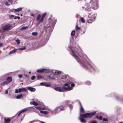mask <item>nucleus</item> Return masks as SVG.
<instances>
[{"mask_svg": "<svg viewBox=\"0 0 123 123\" xmlns=\"http://www.w3.org/2000/svg\"><path fill=\"white\" fill-rule=\"evenodd\" d=\"M49 37H48L47 38L46 40L44 41V42L43 43V44L42 45H41V46H43L44 45H45L47 43V41L49 40Z\"/></svg>", "mask_w": 123, "mask_h": 123, "instance_id": "nucleus-27", "label": "nucleus"}, {"mask_svg": "<svg viewBox=\"0 0 123 123\" xmlns=\"http://www.w3.org/2000/svg\"><path fill=\"white\" fill-rule=\"evenodd\" d=\"M26 49V48L25 47L23 48H20V49L21 50H22L25 49Z\"/></svg>", "mask_w": 123, "mask_h": 123, "instance_id": "nucleus-49", "label": "nucleus"}, {"mask_svg": "<svg viewBox=\"0 0 123 123\" xmlns=\"http://www.w3.org/2000/svg\"><path fill=\"white\" fill-rule=\"evenodd\" d=\"M27 91V89L26 87H22L19 88L18 89H16L15 90V93H18V92H21L22 91L26 92Z\"/></svg>", "mask_w": 123, "mask_h": 123, "instance_id": "nucleus-13", "label": "nucleus"}, {"mask_svg": "<svg viewBox=\"0 0 123 123\" xmlns=\"http://www.w3.org/2000/svg\"><path fill=\"white\" fill-rule=\"evenodd\" d=\"M24 75L25 76L26 78H28L29 77V76L26 74H25Z\"/></svg>", "mask_w": 123, "mask_h": 123, "instance_id": "nucleus-55", "label": "nucleus"}, {"mask_svg": "<svg viewBox=\"0 0 123 123\" xmlns=\"http://www.w3.org/2000/svg\"><path fill=\"white\" fill-rule=\"evenodd\" d=\"M68 106L70 108L71 110L72 109L73 106L71 104H69L68 105Z\"/></svg>", "mask_w": 123, "mask_h": 123, "instance_id": "nucleus-39", "label": "nucleus"}, {"mask_svg": "<svg viewBox=\"0 0 123 123\" xmlns=\"http://www.w3.org/2000/svg\"><path fill=\"white\" fill-rule=\"evenodd\" d=\"M54 74H51V76L50 75H48L47 76V78L49 80H53L57 79L56 76H55L54 75Z\"/></svg>", "mask_w": 123, "mask_h": 123, "instance_id": "nucleus-16", "label": "nucleus"}, {"mask_svg": "<svg viewBox=\"0 0 123 123\" xmlns=\"http://www.w3.org/2000/svg\"><path fill=\"white\" fill-rule=\"evenodd\" d=\"M88 4L89 5V7L90 6L94 9H97L98 7V0H92Z\"/></svg>", "mask_w": 123, "mask_h": 123, "instance_id": "nucleus-5", "label": "nucleus"}, {"mask_svg": "<svg viewBox=\"0 0 123 123\" xmlns=\"http://www.w3.org/2000/svg\"><path fill=\"white\" fill-rule=\"evenodd\" d=\"M12 0H8V1L9 2L11 3V4H12Z\"/></svg>", "mask_w": 123, "mask_h": 123, "instance_id": "nucleus-56", "label": "nucleus"}, {"mask_svg": "<svg viewBox=\"0 0 123 123\" xmlns=\"http://www.w3.org/2000/svg\"><path fill=\"white\" fill-rule=\"evenodd\" d=\"M22 76L23 75L22 74H20L18 75V77L20 78H21L22 77Z\"/></svg>", "mask_w": 123, "mask_h": 123, "instance_id": "nucleus-54", "label": "nucleus"}, {"mask_svg": "<svg viewBox=\"0 0 123 123\" xmlns=\"http://www.w3.org/2000/svg\"><path fill=\"white\" fill-rule=\"evenodd\" d=\"M15 16L13 15H9V17L11 18H12L14 17Z\"/></svg>", "mask_w": 123, "mask_h": 123, "instance_id": "nucleus-48", "label": "nucleus"}, {"mask_svg": "<svg viewBox=\"0 0 123 123\" xmlns=\"http://www.w3.org/2000/svg\"><path fill=\"white\" fill-rule=\"evenodd\" d=\"M55 89L58 91L64 92L68 91H70L73 89V87L69 86V87H66L65 86L62 87H57L54 88Z\"/></svg>", "mask_w": 123, "mask_h": 123, "instance_id": "nucleus-3", "label": "nucleus"}, {"mask_svg": "<svg viewBox=\"0 0 123 123\" xmlns=\"http://www.w3.org/2000/svg\"><path fill=\"white\" fill-rule=\"evenodd\" d=\"M89 5L88 4L86 3L84 6L82 7V8L83 9L85 8L86 11L88 12L91 10V7H89Z\"/></svg>", "mask_w": 123, "mask_h": 123, "instance_id": "nucleus-15", "label": "nucleus"}, {"mask_svg": "<svg viewBox=\"0 0 123 123\" xmlns=\"http://www.w3.org/2000/svg\"><path fill=\"white\" fill-rule=\"evenodd\" d=\"M40 112L41 113L44 114L45 115L47 114L48 113V112L47 111H40Z\"/></svg>", "mask_w": 123, "mask_h": 123, "instance_id": "nucleus-29", "label": "nucleus"}, {"mask_svg": "<svg viewBox=\"0 0 123 123\" xmlns=\"http://www.w3.org/2000/svg\"><path fill=\"white\" fill-rule=\"evenodd\" d=\"M45 68H43L41 69L38 70H37V72L38 73L45 72Z\"/></svg>", "mask_w": 123, "mask_h": 123, "instance_id": "nucleus-23", "label": "nucleus"}, {"mask_svg": "<svg viewBox=\"0 0 123 123\" xmlns=\"http://www.w3.org/2000/svg\"><path fill=\"white\" fill-rule=\"evenodd\" d=\"M22 7H19L16 9H14L15 12H19L22 10Z\"/></svg>", "mask_w": 123, "mask_h": 123, "instance_id": "nucleus-24", "label": "nucleus"}, {"mask_svg": "<svg viewBox=\"0 0 123 123\" xmlns=\"http://www.w3.org/2000/svg\"><path fill=\"white\" fill-rule=\"evenodd\" d=\"M20 18L19 17H15L14 18V19H17V18H18V19H19Z\"/></svg>", "mask_w": 123, "mask_h": 123, "instance_id": "nucleus-58", "label": "nucleus"}, {"mask_svg": "<svg viewBox=\"0 0 123 123\" xmlns=\"http://www.w3.org/2000/svg\"><path fill=\"white\" fill-rule=\"evenodd\" d=\"M16 43L18 44H19L20 43V41L19 40H16Z\"/></svg>", "mask_w": 123, "mask_h": 123, "instance_id": "nucleus-43", "label": "nucleus"}, {"mask_svg": "<svg viewBox=\"0 0 123 123\" xmlns=\"http://www.w3.org/2000/svg\"><path fill=\"white\" fill-rule=\"evenodd\" d=\"M44 86L47 87H49L51 86V84L50 83L45 82H44Z\"/></svg>", "mask_w": 123, "mask_h": 123, "instance_id": "nucleus-26", "label": "nucleus"}, {"mask_svg": "<svg viewBox=\"0 0 123 123\" xmlns=\"http://www.w3.org/2000/svg\"><path fill=\"white\" fill-rule=\"evenodd\" d=\"M88 17L89 18L87 22L89 23H91L95 20V14L92 13L89 14Z\"/></svg>", "mask_w": 123, "mask_h": 123, "instance_id": "nucleus-8", "label": "nucleus"}, {"mask_svg": "<svg viewBox=\"0 0 123 123\" xmlns=\"http://www.w3.org/2000/svg\"><path fill=\"white\" fill-rule=\"evenodd\" d=\"M28 26H23L21 29V30L25 29H26L28 27Z\"/></svg>", "mask_w": 123, "mask_h": 123, "instance_id": "nucleus-40", "label": "nucleus"}, {"mask_svg": "<svg viewBox=\"0 0 123 123\" xmlns=\"http://www.w3.org/2000/svg\"><path fill=\"white\" fill-rule=\"evenodd\" d=\"M57 71V70H55L49 68L46 69L45 72H46L48 73L51 74H54V75L55 76H56L55 75H56L55 72Z\"/></svg>", "mask_w": 123, "mask_h": 123, "instance_id": "nucleus-14", "label": "nucleus"}, {"mask_svg": "<svg viewBox=\"0 0 123 123\" xmlns=\"http://www.w3.org/2000/svg\"><path fill=\"white\" fill-rule=\"evenodd\" d=\"M86 84L88 85H90L91 84V82L89 81H87L85 83Z\"/></svg>", "mask_w": 123, "mask_h": 123, "instance_id": "nucleus-33", "label": "nucleus"}, {"mask_svg": "<svg viewBox=\"0 0 123 123\" xmlns=\"http://www.w3.org/2000/svg\"><path fill=\"white\" fill-rule=\"evenodd\" d=\"M46 13H43V14L42 16L43 17H44V18L46 16Z\"/></svg>", "mask_w": 123, "mask_h": 123, "instance_id": "nucleus-50", "label": "nucleus"}, {"mask_svg": "<svg viewBox=\"0 0 123 123\" xmlns=\"http://www.w3.org/2000/svg\"><path fill=\"white\" fill-rule=\"evenodd\" d=\"M69 47L71 50V54L82 67L86 69H89L92 72L93 70L96 72L98 71L97 68L92 62L86 60L85 58H86V55L83 53L80 47L73 48L69 46Z\"/></svg>", "mask_w": 123, "mask_h": 123, "instance_id": "nucleus-1", "label": "nucleus"}, {"mask_svg": "<svg viewBox=\"0 0 123 123\" xmlns=\"http://www.w3.org/2000/svg\"><path fill=\"white\" fill-rule=\"evenodd\" d=\"M17 49H15L11 51L9 53V54H12L15 53L17 50Z\"/></svg>", "mask_w": 123, "mask_h": 123, "instance_id": "nucleus-25", "label": "nucleus"}, {"mask_svg": "<svg viewBox=\"0 0 123 123\" xmlns=\"http://www.w3.org/2000/svg\"><path fill=\"white\" fill-rule=\"evenodd\" d=\"M3 44L2 43H0V47H2Z\"/></svg>", "mask_w": 123, "mask_h": 123, "instance_id": "nucleus-59", "label": "nucleus"}, {"mask_svg": "<svg viewBox=\"0 0 123 123\" xmlns=\"http://www.w3.org/2000/svg\"><path fill=\"white\" fill-rule=\"evenodd\" d=\"M103 113H100V114H100H100H101V115H103Z\"/></svg>", "mask_w": 123, "mask_h": 123, "instance_id": "nucleus-63", "label": "nucleus"}, {"mask_svg": "<svg viewBox=\"0 0 123 123\" xmlns=\"http://www.w3.org/2000/svg\"><path fill=\"white\" fill-rule=\"evenodd\" d=\"M14 123H20V120H18V121L16 120L14 122Z\"/></svg>", "mask_w": 123, "mask_h": 123, "instance_id": "nucleus-42", "label": "nucleus"}, {"mask_svg": "<svg viewBox=\"0 0 123 123\" xmlns=\"http://www.w3.org/2000/svg\"><path fill=\"white\" fill-rule=\"evenodd\" d=\"M37 120H32V121H31L30 122H30V123H34L35 122H37Z\"/></svg>", "mask_w": 123, "mask_h": 123, "instance_id": "nucleus-52", "label": "nucleus"}, {"mask_svg": "<svg viewBox=\"0 0 123 123\" xmlns=\"http://www.w3.org/2000/svg\"><path fill=\"white\" fill-rule=\"evenodd\" d=\"M12 77H7L6 80L1 83V85L2 86H4L5 85L8 84L10 82L12 81Z\"/></svg>", "mask_w": 123, "mask_h": 123, "instance_id": "nucleus-9", "label": "nucleus"}, {"mask_svg": "<svg viewBox=\"0 0 123 123\" xmlns=\"http://www.w3.org/2000/svg\"><path fill=\"white\" fill-rule=\"evenodd\" d=\"M8 93V91L7 90L5 92V93L6 94H7Z\"/></svg>", "mask_w": 123, "mask_h": 123, "instance_id": "nucleus-60", "label": "nucleus"}, {"mask_svg": "<svg viewBox=\"0 0 123 123\" xmlns=\"http://www.w3.org/2000/svg\"><path fill=\"white\" fill-rule=\"evenodd\" d=\"M12 25L10 24H3L1 26V29L5 31L12 28Z\"/></svg>", "mask_w": 123, "mask_h": 123, "instance_id": "nucleus-7", "label": "nucleus"}, {"mask_svg": "<svg viewBox=\"0 0 123 123\" xmlns=\"http://www.w3.org/2000/svg\"><path fill=\"white\" fill-rule=\"evenodd\" d=\"M92 116H80L79 119L81 123H85L86 122V121L83 118H90Z\"/></svg>", "mask_w": 123, "mask_h": 123, "instance_id": "nucleus-10", "label": "nucleus"}, {"mask_svg": "<svg viewBox=\"0 0 123 123\" xmlns=\"http://www.w3.org/2000/svg\"><path fill=\"white\" fill-rule=\"evenodd\" d=\"M27 88L31 92H34L36 90L35 88L31 87H27Z\"/></svg>", "mask_w": 123, "mask_h": 123, "instance_id": "nucleus-20", "label": "nucleus"}, {"mask_svg": "<svg viewBox=\"0 0 123 123\" xmlns=\"http://www.w3.org/2000/svg\"><path fill=\"white\" fill-rule=\"evenodd\" d=\"M22 95L21 94H20L17 95L16 96V98L17 99H20L22 97Z\"/></svg>", "mask_w": 123, "mask_h": 123, "instance_id": "nucleus-30", "label": "nucleus"}, {"mask_svg": "<svg viewBox=\"0 0 123 123\" xmlns=\"http://www.w3.org/2000/svg\"><path fill=\"white\" fill-rule=\"evenodd\" d=\"M40 105H39L40 106L41 109L43 110H47L49 111L51 110L48 107L45 106L44 104L42 102H40Z\"/></svg>", "mask_w": 123, "mask_h": 123, "instance_id": "nucleus-11", "label": "nucleus"}, {"mask_svg": "<svg viewBox=\"0 0 123 123\" xmlns=\"http://www.w3.org/2000/svg\"><path fill=\"white\" fill-rule=\"evenodd\" d=\"M96 112L94 111L93 112L87 113L83 114H80V115H94L96 114Z\"/></svg>", "mask_w": 123, "mask_h": 123, "instance_id": "nucleus-18", "label": "nucleus"}, {"mask_svg": "<svg viewBox=\"0 0 123 123\" xmlns=\"http://www.w3.org/2000/svg\"><path fill=\"white\" fill-rule=\"evenodd\" d=\"M8 75V74H5L3 76H7V75Z\"/></svg>", "mask_w": 123, "mask_h": 123, "instance_id": "nucleus-62", "label": "nucleus"}, {"mask_svg": "<svg viewBox=\"0 0 123 123\" xmlns=\"http://www.w3.org/2000/svg\"><path fill=\"white\" fill-rule=\"evenodd\" d=\"M75 31H73L71 33V35L72 36H74L75 35Z\"/></svg>", "mask_w": 123, "mask_h": 123, "instance_id": "nucleus-36", "label": "nucleus"}, {"mask_svg": "<svg viewBox=\"0 0 123 123\" xmlns=\"http://www.w3.org/2000/svg\"><path fill=\"white\" fill-rule=\"evenodd\" d=\"M81 22L83 23H85V20L84 18H83L82 17L81 18Z\"/></svg>", "mask_w": 123, "mask_h": 123, "instance_id": "nucleus-37", "label": "nucleus"}, {"mask_svg": "<svg viewBox=\"0 0 123 123\" xmlns=\"http://www.w3.org/2000/svg\"><path fill=\"white\" fill-rule=\"evenodd\" d=\"M79 104L80 106V112L83 113L84 112V110L80 102H79Z\"/></svg>", "mask_w": 123, "mask_h": 123, "instance_id": "nucleus-21", "label": "nucleus"}, {"mask_svg": "<svg viewBox=\"0 0 123 123\" xmlns=\"http://www.w3.org/2000/svg\"><path fill=\"white\" fill-rule=\"evenodd\" d=\"M76 29L77 30H80V27H79L77 25H76Z\"/></svg>", "mask_w": 123, "mask_h": 123, "instance_id": "nucleus-41", "label": "nucleus"}, {"mask_svg": "<svg viewBox=\"0 0 123 123\" xmlns=\"http://www.w3.org/2000/svg\"><path fill=\"white\" fill-rule=\"evenodd\" d=\"M35 78V76H32L31 78V79L32 80H33Z\"/></svg>", "mask_w": 123, "mask_h": 123, "instance_id": "nucleus-47", "label": "nucleus"}, {"mask_svg": "<svg viewBox=\"0 0 123 123\" xmlns=\"http://www.w3.org/2000/svg\"><path fill=\"white\" fill-rule=\"evenodd\" d=\"M41 17V15H38L37 16L36 18V20L37 21H38L40 20Z\"/></svg>", "mask_w": 123, "mask_h": 123, "instance_id": "nucleus-31", "label": "nucleus"}, {"mask_svg": "<svg viewBox=\"0 0 123 123\" xmlns=\"http://www.w3.org/2000/svg\"><path fill=\"white\" fill-rule=\"evenodd\" d=\"M40 102H37L35 101L31 102H30V104H32L35 106H37L38 105H40Z\"/></svg>", "mask_w": 123, "mask_h": 123, "instance_id": "nucleus-19", "label": "nucleus"}, {"mask_svg": "<svg viewBox=\"0 0 123 123\" xmlns=\"http://www.w3.org/2000/svg\"><path fill=\"white\" fill-rule=\"evenodd\" d=\"M32 35L34 36H37L38 34V33L37 32H33L32 33Z\"/></svg>", "mask_w": 123, "mask_h": 123, "instance_id": "nucleus-38", "label": "nucleus"}, {"mask_svg": "<svg viewBox=\"0 0 123 123\" xmlns=\"http://www.w3.org/2000/svg\"><path fill=\"white\" fill-rule=\"evenodd\" d=\"M96 117L99 120H101L102 119V117L101 116H96Z\"/></svg>", "mask_w": 123, "mask_h": 123, "instance_id": "nucleus-34", "label": "nucleus"}, {"mask_svg": "<svg viewBox=\"0 0 123 123\" xmlns=\"http://www.w3.org/2000/svg\"><path fill=\"white\" fill-rule=\"evenodd\" d=\"M64 109L62 108L60 106H58L54 110V111L56 113H59L61 111L63 110Z\"/></svg>", "mask_w": 123, "mask_h": 123, "instance_id": "nucleus-17", "label": "nucleus"}, {"mask_svg": "<svg viewBox=\"0 0 123 123\" xmlns=\"http://www.w3.org/2000/svg\"><path fill=\"white\" fill-rule=\"evenodd\" d=\"M5 122L6 123H9L11 121V119L9 118H5Z\"/></svg>", "mask_w": 123, "mask_h": 123, "instance_id": "nucleus-22", "label": "nucleus"}, {"mask_svg": "<svg viewBox=\"0 0 123 123\" xmlns=\"http://www.w3.org/2000/svg\"><path fill=\"white\" fill-rule=\"evenodd\" d=\"M40 122H41V123H46L45 122L43 121H41Z\"/></svg>", "mask_w": 123, "mask_h": 123, "instance_id": "nucleus-61", "label": "nucleus"}, {"mask_svg": "<svg viewBox=\"0 0 123 123\" xmlns=\"http://www.w3.org/2000/svg\"><path fill=\"white\" fill-rule=\"evenodd\" d=\"M35 108L39 110H42L41 107H32L27 108H26L22 109L19 112V113H18V115H20L21 113L24 112L28 110H32L33 109H35Z\"/></svg>", "mask_w": 123, "mask_h": 123, "instance_id": "nucleus-6", "label": "nucleus"}, {"mask_svg": "<svg viewBox=\"0 0 123 123\" xmlns=\"http://www.w3.org/2000/svg\"><path fill=\"white\" fill-rule=\"evenodd\" d=\"M44 83L43 82H41L40 83V84L41 85H43L44 86Z\"/></svg>", "mask_w": 123, "mask_h": 123, "instance_id": "nucleus-57", "label": "nucleus"}, {"mask_svg": "<svg viewBox=\"0 0 123 123\" xmlns=\"http://www.w3.org/2000/svg\"><path fill=\"white\" fill-rule=\"evenodd\" d=\"M43 78V76L40 75H38L37 77V80Z\"/></svg>", "mask_w": 123, "mask_h": 123, "instance_id": "nucleus-35", "label": "nucleus"}, {"mask_svg": "<svg viewBox=\"0 0 123 123\" xmlns=\"http://www.w3.org/2000/svg\"><path fill=\"white\" fill-rule=\"evenodd\" d=\"M5 4L7 6H9L10 5V4L8 2H6L5 3Z\"/></svg>", "mask_w": 123, "mask_h": 123, "instance_id": "nucleus-53", "label": "nucleus"}, {"mask_svg": "<svg viewBox=\"0 0 123 123\" xmlns=\"http://www.w3.org/2000/svg\"><path fill=\"white\" fill-rule=\"evenodd\" d=\"M43 19L42 18H41L40 20L38 21L37 25H38L41 23L42 22H43Z\"/></svg>", "mask_w": 123, "mask_h": 123, "instance_id": "nucleus-32", "label": "nucleus"}, {"mask_svg": "<svg viewBox=\"0 0 123 123\" xmlns=\"http://www.w3.org/2000/svg\"><path fill=\"white\" fill-rule=\"evenodd\" d=\"M97 121H93L90 123H97Z\"/></svg>", "mask_w": 123, "mask_h": 123, "instance_id": "nucleus-44", "label": "nucleus"}, {"mask_svg": "<svg viewBox=\"0 0 123 123\" xmlns=\"http://www.w3.org/2000/svg\"><path fill=\"white\" fill-rule=\"evenodd\" d=\"M56 78L57 79L60 80L61 79L64 80H68L69 78L68 75H64L62 73V72L60 71H57L55 72Z\"/></svg>", "mask_w": 123, "mask_h": 123, "instance_id": "nucleus-2", "label": "nucleus"}, {"mask_svg": "<svg viewBox=\"0 0 123 123\" xmlns=\"http://www.w3.org/2000/svg\"><path fill=\"white\" fill-rule=\"evenodd\" d=\"M70 101L69 100H66L65 101V102L67 104H68L70 102Z\"/></svg>", "mask_w": 123, "mask_h": 123, "instance_id": "nucleus-45", "label": "nucleus"}, {"mask_svg": "<svg viewBox=\"0 0 123 123\" xmlns=\"http://www.w3.org/2000/svg\"><path fill=\"white\" fill-rule=\"evenodd\" d=\"M31 16L34 17V14H31Z\"/></svg>", "mask_w": 123, "mask_h": 123, "instance_id": "nucleus-64", "label": "nucleus"}, {"mask_svg": "<svg viewBox=\"0 0 123 123\" xmlns=\"http://www.w3.org/2000/svg\"><path fill=\"white\" fill-rule=\"evenodd\" d=\"M103 121L104 122V123H108V121L107 118H104L103 119Z\"/></svg>", "mask_w": 123, "mask_h": 123, "instance_id": "nucleus-28", "label": "nucleus"}, {"mask_svg": "<svg viewBox=\"0 0 123 123\" xmlns=\"http://www.w3.org/2000/svg\"><path fill=\"white\" fill-rule=\"evenodd\" d=\"M71 87H73V86H75V84H74V83H71Z\"/></svg>", "mask_w": 123, "mask_h": 123, "instance_id": "nucleus-51", "label": "nucleus"}, {"mask_svg": "<svg viewBox=\"0 0 123 123\" xmlns=\"http://www.w3.org/2000/svg\"><path fill=\"white\" fill-rule=\"evenodd\" d=\"M56 19L55 18H49L46 24L49 25L48 26H50L51 28H53L56 22Z\"/></svg>", "mask_w": 123, "mask_h": 123, "instance_id": "nucleus-4", "label": "nucleus"}, {"mask_svg": "<svg viewBox=\"0 0 123 123\" xmlns=\"http://www.w3.org/2000/svg\"><path fill=\"white\" fill-rule=\"evenodd\" d=\"M63 81L65 83L63 85L64 86H68V87H69V86L70 87L69 85L72 82V80L70 79H69L68 80L65 81L63 80Z\"/></svg>", "mask_w": 123, "mask_h": 123, "instance_id": "nucleus-12", "label": "nucleus"}, {"mask_svg": "<svg viewBox=\"0 0 123 123\" xmlns=\"http://www.w3.org/2000/svg\"><path fill=\"white\" fill-rule=\"evenodd\" d=\"M33 100L34 101H35L37 102H40L39 101H38L37 99H33Z\"/></svg>", "mask_w": 123, "mask_h": 123, "instance_id": "nucleus-46", "label": "nucleus"}]
</instances>
